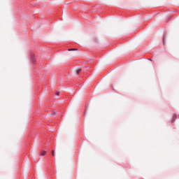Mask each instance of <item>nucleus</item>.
Instances as JSON below:
<instances>
[{"mask_svg":"<svg viewBox=\"0 0 179 179\" xmlns=\"http://www.w3.org/2000/svg\"><path fill=\"white\" fill-rule=\"evenodd\" d=\"M80 72H82V69H78L76 70V75H79V73H80Z\"/></svg>","mask_w":179,"mask_h":179,"instance_id":"1","label":"nucleus"},{"mask_svg":"<svg viewBox=\"0 0 179 179\" xmlns=\"http://www.w3.org/2000/svg\"><path fill=\"white\" fill-rule=\"evenodd\" d=\"M46 153H47V152H45V151H42V152H41V156H45Z\"/></svg>","mask_w":179,"mask_h":179,"instance_id":"2","label":"nucleus"},{"mask_svg":"<svg viewBox=\"0 0 179 179\" xmlns=\"http://www.w3.org/2000/svg\"><path fill=\"white\" fill-rule=\"evenodd\" d=\"M92 43H97V38H94L92 39Z\"/></svg>","mask_w":179,"mask_h":179,"instance_id":"3","label":"nucleus"},{"mask_svg":"<svg viewBox=\"0 0 179 179\" xmlns=\"http://www.w3.org/2000/svg\"><path fill=\"white\" fill-rule=\"evenodd\" d=\"M69 51H78V49H69Z\"/></svg>","mask_w":179,"mask_h":179,"instance_id":"4","label":"nucleus"},{"mask_svg":"<svg viewBox=\"0 0 179 179\" xmlns=\"http://www.w3.org/2000/svg\"><path fill=\"white\" fill-rule=\"evenodd\" d=\"M31 61H32L33 62H34V61H36V57H33L31 58Z\"/></svg>","mask_w":179,"mask_h":179,"instance_id":"5","label":"nucleus"},{"mask_svg":"<svg viewBox=\"0 0 179 179\" xmlns=\"http://www.w3.org/2000/svg\"><path fill=\"white\" fill-rule=\"evenodd\" d=\"M52 156H55V151H54V150L52 151Z\"/></svg>","mask_w":179,"mask_h":179,"instance_id":"6","label":"nucleus"},{"mask_svg":"<svg viewBox=\"0 0 179 179\" xmlns=\"http://www.w3.org/2000/svg\"><path fill=\"white\" fill-rule=\"evenodd\" d=\"M56 96H59V92H56Z\"/></svg>","mask_w":179,"mask_h":179,"instance_id":"7","label":"nucleus"}]
</instances>
